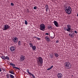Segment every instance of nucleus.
Returning a JSON list of instances; mask_svg holds the SVG:
<instances>
[{
	"mask_svg": "<svg viewBox=\"0 0 78 78\" xmlns=\"http://www.w3.org/2000/svg\"><path fill=\"white\" fill-rule=\"evenodd\" d=\"M72 65H70V63L69 62H68L65 63V66L66 68L67 67L68 69H70Z\"/></svg>",
	"mask_w": 78,
	"mask_h": 78,
	"instance_id": "nucleus-1",
	"label": "nucleus"
},
{
	"mask_svg": "<svg viewBox=\"0 0 78 78\" xmlns=\"http://www.w3.org/2000/svg\"><path fill=\"white\" fill-rule=\"evenodd\" d=\"M65 12L69 15V14H71L72 12V9H71V7H70V6H68V9H67L66 10Z\"/></svg>",
	"mask_w": 78,
	"mask_h": 78,
	"instance_id": "nucleus-2",
	"label": "nucleus"
},
{
	"mask_svg": "<svg viewBox=\"0 0 78 78\" xmlns=\"http://www.w3.org/2000/svg\"><path fill=\"white\" fill-rule=\"evenodd\" d=\"M37 62H40L41 64H43V59L41 57H39L37 58Z\"/></svg>",
	"mask_w": 78,
	"mask_h": 78,
	"instance_id": "nucleus-3",
	"label": "nucleus"
},
{
	"mask_svg": "<svg viewBox=\"0 0 78 78\" xmlns=\"http://www.w3.org/2000/svg\"><path fill=\"white\" fill-rule=\"evenodd\" d=\"M40 29L42 31H44L45 28V26L44 24L42 23L40 25Z\"/></svg>",
	"mask_w": 78,
	"mask_h": 78,
	"instance_id": "nucleus-4",
	"label": "nucleus"
},
{
	"mask_svg": "<svg viewBox=\"0 0 78 78\" xmlns=\"http://www.w3.org/2000/svg\"><path fill=\"white\" fill-rule=\"evenodd\" d=\"M68 30L70 33H74L73 31L72 30V29H71V26L69 24L66 25Z\"/></svg>",
	"mask_w": 78,
	"mask_h": 78,
	"instance_id": "nucleus-5",
	"label": "nucleus"
},
{
	"mask_svg": "<svg viewBox=\"0 0 78 78\" xmlns=\"http://www.w3.org/2000/svg\"><path fill=\"white\" fill-rule=\"evenodd\" d=\"M10 28V26L7 24H5L4 26V28L3 29V30H6Z\"/></svg>",
	"mask_w": 78,
	"mask_h": 78,
	"instance_id": "nucleus-6",
	"label": "nucleus"
},
{
	"mask_svg": "<svg viewBox=\"0 0 78 78\" xmlns=\"http://www.w3.org/2000/svg\"><path fill=\"white\" fill-rule=\"evenodd\" d=\"M15 49H16V48L14 46H12L10 48V50L11 51H14L15 50Z\"/></svg>",
	"mask_w": 78,
	"mask_h": 78,
	"instance_id": "nucleus-7",
	"label": "nucleus"
},
{
	"mask_svg": "<svg viewBox=\"0 0 78 78\" xmlns=\"http://www.w3.org/2000/svg\"><path fill=\"white\" fill-rule=\"evenodd\" d=\"M12 41L14 42L17 43V42H18V38H17V37H15L12 40Z\"/></svg>",
	"mask_w": 78,
	"mask_h": 78,
	"instance_id": "nucleus-8",
	"label": "nucleus"
},
{
	"mask_svg": "<svg viewBox=\"0 0 78 78\" xmlns=\"http://www.w3.org/2000/svg\"><path fill=\"white\" fill-rule=\"evenodd\" d=\"M54 25L56 27H59V24H58V23L56 21H54Z\"/></svg>",
	"mask_w": 78,
	"mask_h": 78,
	"instance_id": "nucleus-9",
	"label": "nucleus"
},
{
	"mask_svg": "<svg viewBox=\"0 0 78 78\" xmlns=\"http://www.w3.org/2000/svg\"><path fill=\"white\" fill-rule=\"evenodd\" d=\"M20 59L21 61H23L24 59H25V57L23 55H21L20 56Z\"/></svg>",
	"mask_w": 78,
	"mask_h": 78,
	"instance_id": "nucleus-10",
	"label": "nucleus"
},
{
	"mask_svg": "<svg viewBox=\"0 0 78 78\" xmlns=\"http://www.w3.org/2000/svg\"><path fill=\"white\" fill-rule=\"evenodd\" d=\"M57 76L59 78H61L62 76V74L61 73H58L57 74Z\"/></svg>",
	"mask_w": 78,
	"mask_h": 78,
	"instance_id": "nucleus-11",
	"label": "nucleus"
},
{
	"mask_svg": "<svg viewBox=\"0 0 78 78\" xmlns=\"http://www.w3.org/2000/svg\"><path fill=\"white\" fill-rule=\"evenodd\" d=\"M48 37L46 36L45 37V38L46 39V41H48L49 42V41H50V38H49V37Z\"/></svg>",
	"mask_w": 78,
	"mask_h": 78,
	"instance_id": "nucleus-12",
	"label": "nucleus"
},
{
	"mask_svg": "<svg viewBox=\"0 0 78 78\" xmlns=\"http://www.w3.org/2000/svg\"><path fill=\"white\" fill-rule=\"evenodd\" d=\"M48 30H51L52 29V26L49 25L48 27Z\"/></svg>",
	"mask_w": 78,
	"mask_h": 78,
	"instance_id": "nucleus-13",
	"label": "nucleus"
},
{
	"mask_svg": "<svg viewBox=\"0 0 78 78\" xmlns=\"http://www.w3.org/2000/svg\"><path fill=\"white\" fill-rule=\"evenodd\" d=\"M63 29H64L65 31H67L68 32H69V31L68 30V29L67 28V27H64Z\"/></svg>",
	"mask_w": 78,
	"mask_h": 78,
	"instance_id": "nucleus-14",
	"label": "nucleus"
},
{
	"mask_svg": "<svg viewBox=\"0 0 78 78\" xmlns=\"http://www.w3.org/2000/svg\"><path fill=\"white\" fill-rule=\"evenodd\" d=\"M5 59H7V60H9V57H8V56H5L4 60H5Z\"/></svg>",
	"mask_w": 78,
	"mask_h": 78,
	"instance_id": "nucleus-15",
	"label": "nucleus"
},
{
	"mask_svg": "<svg viewBox=\"0 0 78 78\" xmlns=\"http://www.w3.org/2000/svg\"><path fill=\"white\" fill-rule=\"evenodd\" d=\"M45 8H46V11L47 12V10L48 9V5H47V4L45 5Z\"/></svg>",
	"mask_w": 78,
	"mask_h": 78,
	"instance_id": "nucleus-16",
	"label": "nucleus"
},
{
	"mask_svg": "<svg viewBox=\"0 0 78 78\" xmlns=\"http://www.w3.org/2000/svg\"><path fill=\"white\" fill-rule=\"evenodd\" d=\"M9 72L10 73H11V74H12L13 75H16V74H15V73H14V71H10Z\"/></svg>",
	"mask_w": 78,
	"mask_h": 78,
	"instance_id": "nucleus-17",
	"label": "nucleus"
},
{
	"mask_svg": "<svg viewBox=\"0 0 78 78\" xmlns=\"http://www.w3.org/2000/svg\"><path fill=\"white\" fill-rule=\"evenodd\" d=\"M32 49L33 50H35L36 49V47L35 46H34L32 47Z\"/></svg>",
	"mask_w": 78,
	"mask_h": 78,
	"instance_id": "nucleus-18",
	"label": "nucleus"
},
{
	"mask_svg": "<svg viewBox=\"0 0 78 78\" xmlns=\"http://www.w3.org/2000/svg\"><path fill=\"white\" fill-rule=\"evenodd\" d=\"M74 35H75V33H72L71 35V36H70V37H71V38H73V36H74Z\"/></svg>",
	"mask_w": 78,
	"mask_h": 78,
	"instance_id": "nucleus-19",
	"label": "nucleus"
},
{
	"mask_svg": "<svg viewBox=\"0 0 78 78\" xmlns=\"http://www.w3.org/2000/svg\"><path fill=\"white\" fill-rule=\"evenodd\" d=\"M54 55L55 57L57 58L58 56H59V55L57 53H54Z\"/></svg>",
	"mask_w": 78,
	"mask_h": 78,
	"instance_id": "nucleus-20",
	"label": "nucleus"
},
{
	"mask_svg": "<svg viewBox=\"0 0 78 78\" xmlns=\"http://www.w3.org/2000/svg\"><path fill=\"white\" fill-rule=\"evenodd\" d=\"M29 45L30 47L32 48V47L33 46V44L32 43H29Z\"/></svg>",
	"mask_w": 78,
	"mask_h": 78,
	"instance_id": "nucleus-21",
	"label": "nucleus"
},
{
	"mask_svg": "<svg viewBox=\"0 0 78 78\" xmlns=\"http://www.w3.org/2000/svg\"><path fill=\"white\" fill-rule=\"evenodd\" d=\"M10 66H16V65L14 64H13L12 63H10Z\"/></svg>",
	"mask_w": 78,
	"mask_h": 78,
	"instance_id": "nucleus-22",
	"label": "nucleus"
},
{
	"mask_svg": "<svg viewBox=\"0 0 78 78\" xmlns=\"http://www.w3.org/2000/svg\"><path fill=\"white\" fill-rule=\"evenodd\" d=\"M12 67H13V68H15V69H17V70H20V69L18 67H16L14 66H13Z\"/></svg>",
	"mask_w": 78,
	"mask_h": 78,
	"instance_id": "nucleus-23",
	"label": "nucleus"
},
{
	"mask_svg": "<svg viewBox=\"0 0 78 78\" xmlns=\"http://www.w3.org/2000/svg\"><path fill=\"white\" fill-rule=\"evenodd\" d=\"M37 64L38 66H41V65H42V64H41V63L39 62H37Z\"/></svg>",
	"mask_w": 78,
	"mask_h": 78,
	"instance_id": "nucleus-24",
	"label": "nucleus"
},
{
	"mask_svg": "<svg viewBox=\"0 0 78 78\" xmlns=\"http://www.w3.org/2000/svg\"><path fill=\"white\" fill-rule=\"evenodd\" d=\"M22 42H20V41H18V45H21Z\"/></svg>",
	"mask_w": 78,
	"mask_h": 78,
	"instance_id": "nucleus-25",
	"label": "nucleus"
},
{
	"mask_svg": "<svg viewBox=\"0 0 78 78\" xmlns=\"http://www.w3.org/2000/svg\"><path fill=\"white\" fill-rule=\"evenodd\" d=\"M68 8H69V6H66V7H65V11H66V9H68Z\"/></svg>",
	"mask_w": 78,
	"mask_h": 78,
	"instance_id": "nucleus-26",
	"label": "nucleus"
},
{
	"mask_svg": "<svg viewBox=\"0 0 78 78\" xmlns=\"http://www.w3.org/2000/svg\"><path fill=\"white\" fill-rule=\"evenodd\" d=\"M5 55H4V56H2L1 58H2V59H4V60H5Z\"/></svg>",
	"mask_w": 78,
	"mask_h": 78,
	"instance_id": "nucleus-27",
	"label": "nucleus"
},
{
	"mask_svg": "<svg viewBox=\"0 0 78 78\" xmlns=\"http://www.w3.org/2000/svg\"><path fill=\"white\" fill-rule=\"evenodd\" d=\"M10 77H11V78H14V76L12 75V74H10Z\"/></svg>",
	"mask_w": 78,
	"mask_h": 78,
	"instance_id": "nucleus-28",
	"label": "nucleus"
},
{
	"mask_svg": "<svg viewBox=\"0 0 78 78\" xmlns=\"http://www.w3.org/2000/svg\"><path fill=\"white\" fill-rule=\"evenodd\" d=\"M34 37V38H36V39H37L38 40H40V38H38V37Z\"/></svg>",
	"mask_w": 78,
	"mask_h": 78,
	"instance_id": "nucleus-29",
	"label": "nucleus"
},
{
	"mask_svg": "<svg viewBox=\"0 0 78 78\" xmlns=\"http://www.w3.org/2000/svg\"><path fill=\"white\" fill-rule=\"evenodd\" d=\"M25 25H27V24H28V22H27V20H25Z\"/></svg>",
	"mask_w": 78,
	"mask_h": 78,
	"instance_id": "nucleus-30",
	"label": "nucleus"
},
{
	"mask_svg": "<svg viewBox=\"0 0 78 78\" xmlns=\"http://www.w3.org/2000/svg\"><path fill=\"white\" fill-rule=\"evenodd\" d=\"M31 76H33V78H36V77H35V76L34 75V74H32Z\"/></svg>",
	"mask_w": 78,
	"mask_h": 78,
	"instance_id": "nucleus-31",
	"label": "nucleus"
},
{
	"mask_svg": "<svg viewBox=\"0 0 78 78\" xmlns=\"http://www.w3.org/2000/svg\"><path fill=\"white\" fill-rule=\"evenodd\" d=\"M50 55L51 58H53V54H51Z\"/></svg>",
	"mask_w": 78,
	"mask_h": 78,
	"instance_id": "nucleus-32",
	"label": "nucleus"
},
{
	"mask_svg": "<svg viewBox=\"0 0 78 78\" xmlns=\"http://www.w3.org/2000/svg\"><path fill=\"white\" fill-rule=\"evenodd\" d=\"M34 9H37V7L36 6H35L34 7Z\"/></svg>",
	"mask_w": 78,
	"mask_h": 78,
	"instance_id": "nucleus-33",
	"label": "nucleus"
},
{
	"mask_svg": "<svg viewBox=\"0 0 78 78\" xmlns=\"http://www.w3.org/2000/svg\"><path fill=\"white\" fill-rule=\"evenodd\" d=\"M53 66L52 65L50 67V68L51 69H52V68H53Z\"/></svg>",
	"mask_w": 78,
	"mask_h": 78,
	"instance_id": "nucleus-34",
	"label": "nucleus"
},
{
	"mask_svg": "<svg viewBox=\"0 0 78 78\" xmlns=\"http://www.w3.org/2000/svg\"><path fill=\"white\" fill-rule=\"evenodd\" d=\"M11 5L12 6H14V4L12 3H11Z\"/></svg>",
	"mask_w": 78,
	"mask_h": 78,
	"instance_id": "nucleus-35",
	"label": "nucleus"
},
{
	"mask_svg": "<svg viewBox=\"0 0 78 78\" xmlns=\"http://www.w3.org/2000/svg\"><path fill=\"white\" fill-rule=\"evenodd\" d=\"M29 75H30V76H31L32 75V74L31 73H28Z\"/></svg>",
	"mask_w": 78,
	"mask_h": 78,
	"instance_id": "nucleus-36",
	"label": "nucleus"
},
{
	"mask_svg": "<svg viewBox=\"0 0 78 78\" xmlns=\"http://www.w3.org/2000/svg\"><path fill=\"white\" fill-rule=\"evenodd\" d=\"M27 72L29 73H30V71H29V69H27Z\"/></svg>",
	"mask_w": 78,
	"mask_h": 78,
	"instance_id": "nucleus-37",
	"label": "nucleus"
},
{
	"mask_svg": "<svg viewBox=\"0 0 78 78\" xmlns=\"http://www.w3.org/2000/svg\"><path fill=\"white\" fill-rule=\"evenodd\" d=\"M74 33H76V34H77V31L76 30L74 31Z\"/></svg>",
	"mask_w": 78,
	"mask_h": 78,
	"instance_id": "nucleus-38",
	"label": "nucleus"
},
{
	"mask_svg": "<svg viewBox=\"0 0 78 78\" xmlns=\"http://www.w3.org/2000/svg\"><path fill=\"white\" fill-rule=\"evenodd\" d=\"M51 69L50 68H49L47 69V70H51Z\"/></svg>",
	"mask_w": 78,
	"mask_h": 78,
	"instance_id": "nucleus-39",
	"label": "nucleus"
},
{
	"mask_svg": "<svg viewBox=\"0 0 78 78\" xmlns=\"http://www.w3.org/2000/svg\"><path fill=\"white\" fill-rule=\"evenodd\" d=\"M49 34H48V33H46L45 34V35H49Z\"/></svg>",
	"mask_w": 78,
	"mask_h": 78,
	"instance_id": "nucleus-40",
	"label": "nucleus"
},
{
	"mask_svg": "<svg viewBox=\"0 0 78 78\" xmlns=\"http://www.w3.org/2000/svg\"><path fill=\"white\" fill-rule=\"evenodd\" d=\"M51 39H53V38H54V37H51Z\"/></svg>",
	"mask_w": 78,
	"mask_h": 78,
	"instance_id": "nucleus-41",
	"label": "nucleus"
},
{
	"mask_svg": "<svg viewBox=\"0 0 78 78\" xmlns=\"http://www.w3.org/2000/svg\"><path fill=\"white\" fill-rule=\"evenodd\" d=\"M59 42V41H58H58H56V43H58Z\"/></svg>",
	"mask_w": 78,
	"mask_h": 78,
	"instance_id": "nucleus-42",
	"label": "nucleus"
},
{
	"mask_svg": "<svg viewBox=\"0 0 78 78\" xmlns=\"http://www.w3.org/2000/svg\"><path fill=\"white\" fill-rule=\"evenodd\" d=\"M7 76H9V74L8 73H7Z\"/></svg>",
	"mask_w": 78,
	"mask_h": 78,
	"instance_id": "nucleus-43",
	"label": "nucleus"
},
{
	"mask_svg": "<svg viewBox=\"0 0 78 78\" xmlns=\"http://www.w3.org/2000/svg\"><path fill=\"white\" fill-rule=\"evenodd\" d=\"M9 76H7L6 78H9Z\"/></svg>",
	"mask_w": 78,
	"mask_h": 78,
	"instance_id": "nucleus-44",
	"label": "nucleus"
},
{
	"mask_svg": "<svg viewBox=\"0 0 78 78\" xmlns=\"http://www.w3.org/2000/svg\"><path fill=\"white\" fill-rule=\"evenodd\" d=\"M3 72H6V71H5V69H4V70H3Z\"/></svg>",
	"mask_w": 78,
	"mask_h": 78,
	"instance_id": "nucleus-45",
	"label": "nucleus"
},
{
	"mask_svg": "<svg viewBox=\"0 0 78 78\" xmlns=\"http://www.w3.org/2000/svg\"><path fill=\"white\" fill-rule=\"evenodd\" d=\"M0 72H2V69L0 68Z\"/></svg>",
	"mask_w": 78,
	"mask_h": 78,
	"instance_id": "nucleus-46",
	"label": "nucleus"
},
{
	"mask_svg": "<svg viewBox=\"0 0 78 78\" xmlns=\"http://www.w3.org/2000/svg\"><path fill=\"white\" fill-rule=\"evenodd\" d=\"M69 36H71V35L70 34H69Z\"/></svg>",
	"mask_w": 78,
	"mask_h": 78,
	"instance_id": "nucleus-47",
	"label": "nucleus"
},
{
	"mask_svg": "<svg viewBox=\"0 0 78 78\" xmlns=\"http://www.w3.org/2000/svg\"><path fill=\"white\" fill-rule=\"evenodd\" d=\"M2 70H5V69H3V68H2Z\"/></svg>",
	"mask_w": 78,
	"mask_h": 78,
	"instance_id": "nucleus-48",
	"label": "nucleus"
},
{
	"mask_svg": "<svg viewBox=\"0 0 78 78\" xmlns=\"http://www.w3.org/2000/svg\"><path fill=\"white\" fill-rule=\"evenodd\" d=\"M25 44H26L24 43V45H25V46H26V45H25Z\"/></svg>",
	"mask_w": 78,
	"mask_h": 78,
	"instance_id": "nucleus-49",
	"label": "nucleus"
},
{
	"mask_svg": "<svg viewBox=\"0 0 78 78\" xmlns=\"http://www.w3.org/2000/svg\"><path fill=\"white\" fill-rule=\"evenodd\" d=\"M30 12L28 11V12Z\"/></svg>",
	"mask_w": 78,
	"mask_h": 78,
	"instance_id": "nucleus-50",
	"label": "nucleus"
},
{
	"mask_svg": "<svg viewBox=\"0 0 78 78\" xmlns=\"http://www.w3.org/2000/svg\"><path fill=\"white\" fill-rule=\"evenodd\" d=\"M72 76H73V75H72Z\"/></svg>",
	"mask_w": 78,
	"mask_h": 78,
	"instance_id": "nucleus-51",
	"label": "nucleus"
},
{
	"mask_svg": "<svg viewBox=\"0 0 78 78\" xmlns=\"http://www.w3.org/2000/svg\"><path fill=\"white\" fill-rule=\"evenodd\" d=\"M27 11H28L29 10H28V9H27Z\"/></svg>",
	"mask_w": 78,
	"mask_h": 78,
	"instance_id": "nucleus-52",
	"label": "nucleus"
},
{
	"mask_svg": "<svg viewBox=\"0 0 78 78\" xmlns=\"http://www.w3.org/2000/svg\"><path fill=\"white\" fill-rule=\"evenodd\" d=\"M77 55H78V53L77 54Z\"/></svg>",
	"mask_w": 78,
	"mask_h": 78,
	"instance_id": "nucleus-53",
	"label": "nucleus"
}]
</instances>
